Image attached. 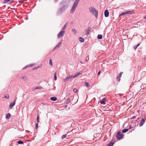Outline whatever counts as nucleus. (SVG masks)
<instances>
[{"label":"nucleus","instance_id":"1","mask_svg":"<svg viewBox=\"0 0 146 146\" xmlns=\"http://www.w3.org/2000/svg\"><path fill=\"white\" fill-rule=\"evenodd\" d=\"M89 10L97 18L98 15V11L93 7H91L89 8Z\"/></svg>","mask_w":146,"mask_h":146},{"label":"nucleus","instance_id":"2","mask_svg":"<svg viewBox=\"0 0 146 146\" xmlns=\"http://www.w3.org/2000/svg\"><path fill=\"white\" fill-rule=\"evenodd\" d=\"M80 1V0H75L74 4L72 7V9L70 10V13H72L75 11L76 8L78 5V3Z\"/></svg>","mask_w":146,"mask_h":146},{"label":"nucleus","instance_id":"3","mask_svg":"<svg viewBox=\"0 0 146 146\" xmlns=\"http://www.w3.org/2000/svg\"><path fill=\"white\" fill-rule=\"evenodd\" d=\"M67 8L66 6H63L58 11V13L59 14L62 13Z\"/></svg>","mask_w":146,"mask_h":146},{"label":"nucleus","instance_id":"4","mask_svg":"<svg viewBox=\"0 0 146 146\" xmlns=\"http://www.w3.org/2000/svg\"><path fill=\"white\" fill-rule=\"evenodd\" d=\"M123 135L121 132H119L117 133L116 135V137H117V138H118L119 139H120L122 138L123 137Z\"/></svg>","mask_w":146,"mask_h":146},{"label":"nucleus","instance_id":"5","mask_svg":"<svg viewBox=\"0 0 146 146\" xmlns=\"http://www.w3.org/2000/svg\"><path fill=\"white\" fill-rule=\"evenodd\" d=\"M64 33V31H62L60 32L58 35V38H60L61 37L63 36Z\"/></svg>","mask_w":146,"mask_h":146},{"label":"nucleus","instance_id":"6","mask_svg":"<svg viewBox=\"0 0 146 146\" xmlns=\"http://www.w3.org/2000/svg\"><path fill=\"white\" fill-rule=\"evenodd\" d=\"M72 78H73V76H70L68 77H66L65 79H64L63 81L64 82H66L69 80L71 79Z\"/></svg>","mask_w":146,"mask_h":146},{"label":"nucleus","instance_id":"7","mask_svg":"<svg viewBox=\"0 0 146 146\" xmlns=\"http://www.w3.org/2000/svg\"><path fill=\"white\" fill-rule=\"evenodd\" d=\"M122 74L123 72H120L117 76V80L119 82L120 80V78L121 77V75Z\"/></svg>","mask_w":146,"mask_h":146},{"label":"nucleus","instance_id":"8","mask_svg":"<svg viewBox=\"0 0 146 146\" xmlns=\"http://www.w3.org/2000/svg\"><path fill=\"white\" fill-rule=\"evenodd\" d=\"M15 100H14L12 103H10L9 106V108L10 109L12 108L13 106L15 105Z\"/></svg>","mask_w":146,"mask_h":146},{"label":"nucleus","instance_id":"9","mask_svg":"<svg viewBox=\"0 0 146 146\" xmlns=\"http://www.w3.org/2000/svg\"><path fill=\"white\" fill-rule=\"evenodd\" d=\"M109 14V12L108 11V10H106L104 12V15L106 17H108Z\"/></svg>","mask_w":146,"mask_h":146},{"label":"nucleus","instance_id":"10","mask_svg":"<svg viewBox=\"0 0 146 146\" xmlns=\"http://www.w3.org/2000/svg\"><path fill=\"white\" fill-rule=\"evenodd\" d=\"M145 121L143 119L141 120V121L139 123V125L140 126H141L143 125L144 124V123L145 122Z\"/></svg>","mask_w":146,"mask_h":146},{"label":"nucleus","instance_id":"11","mask_svg":"<svg viewBox=\"0 0 146 146\" xmlns=\"http://www.w3.org/2000/svg\"><path fill=\"white\" fill-rule=\"evenodd\" d=\"M61 45V42H59L58 44L54 48V49H57L58 48L60 47Z\"/></svg>","mask_w":146,"mask_h":146},{"label":"nucleus","instance_id":"12","mask_svg":"<svg viewBox=\"0 0 146 146\" xmlns=\"http://www.w3.org/2000/svg\"><path fill=\"white\" fill-rule=\"evenodd\" d=\"M82 74V72H78L74 76H73V78H75L78 76H79L80 75Z\"/></svg>","mask_w":146,"mask_h":146},{"label":"nucleus","instance_id":"13","mask_svg":"<svg viewBox=\"0 0 146 146\" xmlns=\"http://www.w3.org/2000/svg\"><path fill=\"white\" fill-rule=\"evenodd\" d=\"M90 30H91V29H90L89 27L88 29H87L86 30V31L87 32V33L86 34L87 35H88L90 33Z\"/></svg>","mask_w":146,"mask_h":146},{"label":"nucleus","instance_id":"14","mask_svg":"<svg viewBox=\"0 0 146 146\" xmlns=\"http://www.w3.org/2000/svg\"><path fill=\"white\" fill-rule=\"evenodd\" d=\"M106 101V99L104 98L102 99V101H100V103L101 104H105V101Z\"/></svg>","mask_w":146,"mask_h":146},{"label":"nucleus","instance_id":"15","mask_svg":"<svg viewBox=\"0 0 146 146\" xmlns=\"http://www.w3.org/2000/svg\"><path fill=\"white\" fill-rule=\"evenodd\" d=\"M50 99L51 100L54 101H55L57 100V98L55 97H51Z\"/></svg>","mask_w":146,"mask_h":146},{"label":"nucleus","instance_id":"16","mask_svg":"<svg viewBox=\"0 0 146 146\" xmlns=\"http://www.w3.org/2000/svg\"><path fill=\"white\" fill-rule=\"evenodd\" d=\"M126 14L131 15L133 13V12L131 11H126Z\"/></svg>","mask_w":146,"mask_h":146},{"label":"nucleus","instance_id":"17","mask_svg":"<svg viewBox=\"0 0 146 146\" xmlns=\"http://www.w3.org/2000/svg\"><path fill=\"white\" fill-rule=\"evenodd\" d=\"M11 115L9 113H8L6 114V118L7 119H9Z\"/></svg>","mask_w":146,"mask_h":146},{"label":"nucleus","instance_id":"18","mask_svg":"<svg viewBox=\"0 0 146 146\" xmlns=\"http://www.w3.org/2000/svg\"><path fill=\"white\" fill-rule=\"evenodd\" d=\"M79 40L82 42H84V39L83 38L81 37H80L79 38Z\"/></svg>","mask_w":146,"mask_h":146},{"label":"nucleus","instance_id":"19","mask_svg":"<svg viewBox=\"0 0 146 146\" xmlns=\"http://www.w3.org/2000/svg\"><path fill=\"white\" fill-rule=\"evenodd\" d=\"M129 130L128 129H125L122 130V132L123 133H125L127 131Z\"/></svg>","mask_w":146,"mask_h":146},{"label":"nucleus","instance_id":"20","mask_svg":"<svg viewBox=\"0 0 146 146\" xmlns=\"http://www.w3.org/2000/svg\"><path fill=\"white\" fill-rule=\"evenodd\" d=\"M67 24V23H66L64 25L63 27V28L62 29V31H64V30L65 29H66V27H67V25H66Z\"/></svg>","mask_w":146,"mask_h":146},{"label":"nucleus","instance_id":"21","mask_svg":"<svg viewBox=\"0 0 146 146\" xmlns=\"http://www.w3.org/2000/svg\"><path fill=\"white\" fill-rule=\"evenodd\" d=\"M102 37V36L101 35H98L97 36V38L99 39H101Z\"/></svg>","mask_w":146,"mask_h":146},{"label":"nucleus","instance_id":"22","mask_svg":"<svg viewBox=\"0 0 146 146\" xmlns=\"http://www.w3.org/2000/svg\"><path fill=\"white\" fill-rule=\"evenodd\" d=\"M70 99L69 98H68L66 101V103L67 104H68L69 103H70Z\"/></svg>","mask_w":146,"mask_h":146},{"label":"nucleus","instance_id":"23","mask_svg":"<svg viewBox=\"0 0 146 146\" xmlns=\"http://www.w3.org/2000/svg\"><path fill=\"white\" fill-rule=\"evenodd\" d=\"M85 84L86 86L88 87H90V85L88 83L86 82H85Z\"/></svg>","mask_w":146,"mask_h":146},{"label":"nucleus","instance_id":"24","mask_svg":"<svg viewBox=\"0 0 146 146\" xmlns=\"http://www.w3.org/2000/svg\"><path fill=\"white\" fill-rule=\"evenodd\" d=\"M9 95L8 94H6L5 95L4 98L6 99H9Z\"/></svg>","mask_w":146,"mask_h":146},{"label":"nucleus","instance_id":"25","mask_svg":"<svg viewBox=\"0 0 146 146\" xmlns=\"http://www.w3.org/2000/svg\"><path fill=\"white\" fill-rule=\"evenodd\" d=\"M67 134H65L63 135L62 137V139H64L65 138Z\"/></svg>","mask_w":146,"mask_h":146},{"label":"nucleus","instance_id":"26","mask_svg":"<svg viewBox=\"0 0 146 146\" xmlns=\"http://www.w3.org/2000/svg\"><path fill=\"white\" fill-rule=\"evenodd\" d=\"M17 143L19 144H23V141H21L20 140L18 141L17 142Z\"/></svg>","mask_w":146,"mask_h":146},{"label":"nucleus","instance_id":"27","mask_svg":"<svg viewBox=\"0 0 146 146\" xmlns=\"http://www.w3.org/2000/svg\"><path fill=\"white\" fill-rule=\"evenodd\" d=\"M11 0H5L3 2V3H6L7 2H9V1H10Z\"/></svg>","mask_w":146,"mask_h":146},{"label":"nucleus","instance_id":"28","mask_svg":"<svg viewBox=\"0 0 146 146\" xmlns=\"http://www.w3.org/2000/svg\"><path fill=\"white\" fill-rule=\"evenodd\" d=\"M126 14V11L123 12L120 14V15H123Z\"/></svg>","mask_w":146,"mask_h":146},{"label":"nucleus","instance_id":"29","mask_svg":"<svg viewBox=\"0 0 146 146\" xmlns=\"http://www.w3.org/2000/svg\"><path fill=\"white\" fill-rule=\"evenodd\" d=\"M49 64L51 66H52V60L51 59H50L49 60Z\"/></svg>","mask_w":146,"mask_h":146},{"label":"nucleus","instance_id":"30","mask_svg":"<svg viewBox=\"0 0 146 146\" xmlns=\"http://www.w3.org/2000/svg\"><path fill=\"white\" fill-rule=\"evenodd\" d=\"M113 142H111L108 145V146H112V145H113Z\"/></svg>","mask_w":146,"mask_h":146},{"label":"nucleus","instance_id":"31","mask_svg":"<svg viewBox=\"0 0 146 146\" xmlns=\"http://www.w3.org/2000/svg\"><path fill=\"white\" fill-rule=\"evenodd\" d=\"M140 44H138L136 46H134V48L135 50L137 49V47Z\"/></svg>","mask_w":146,"mask_h":146},{"label":"nucleus","instance_id":"32","mask_svg":"<svg viewBox=\"0 0 146 146\" xmlns=\"http://www.w3.org/2000/svg\"><path fill=\"white\" fill-rule=\"evenodd\" d=\"M39 116L38 115L37 116V120H36V121H37V122L38 123L39 122Z\"/></svg>","mask_w":146,"mask_h":146},{"label":"nucleus","instance_id":"33","mask_svg":"<svg viewBox=\"0 0 146 146\" xmlns=\"http://www.w3.org/2000/svg\"><path fill=\"white\" fill-rule=\"evenodd\" d=\"M22 79H23L25 81H26L27 80V78L26 77H22Z\"/></svg>","mask_w":146,"mask_h":146},{"label":"nucleus","instance_id":"34","mask_svg":"<svg viewBox=\"0 0 146 146\" xmlns=\"http://www.w3.org/2000/svg\"><path fill=\"white\" fill-rule=\"evenodd\" d=\"M57 78L56 76V73L54 74V80H56Z\"/></svg>","mask_w":146,"mask_h":146},{"label":"nucleus","instance_id":"35","mask_svg":"<svg viewBox=\"0 0 146 146\" xmlns=\"http://www.w3.org/2000/svg\"><path fill=\"white\" fill-rule=\"evenodd\" d=\"M73 91L74 92L76 93L77 92V90L76 88H74L73 89Z\"/></svg>","mask_w":146,"mask_h":146},{"label":"nucleus","instance_id":"36","mask_svg":"<svg viewBox=\"0 0 146 146\" xmlns=\"http://www.w3.org/2000/svg\"><path fill=\"white\" fill-rule=\"evenodd\" d=\"M72 31L74 33H76V31L75 29H72Z\"/></svg>","mask_w":146,"mask_h":146},{"label":"nucleus","instance_id":"37","mask_svg":"<svg viewBox=\"0 0 146 146\" xmlns=\"http://www.w3.org/2000/svg\"><path fill=\"white\" fill-rule=\"evenodd\" d=\"M38 125V123H36V127H35V128L36 129H37V128Z\"/></svg>","mask_w":146,"mask_h":146},{"label":"nucleus","instance_id":"38","mask_svg":"<svg viewBox=\"0 0 146 146\" xmlns=\"http://www.w3.org/2000/svg\"><path fill=\"white\" fill-rule=\"evenodd\" d=\"M100 73H101V71H99L98 73V75H99L100 74Z\"/></svg>","mask_w":146,"mask_h":146},{"label":"nucleus","instance_id":"39","mask_svg":"<svg viewBox=\"0 0 146 146\" xmlns=\"http://www.w3.org/2000/svg\"><path fill=\"white\" fill-rule=\"evenodd\" d=\"M32 66V65H30V66H25V68H23V69H25V68H26L27 67H29V66Z\"/></svg>","mask_w":146,"mask_h":146},{"label":"nucleus","instance_id":"40","mask_svg":"<svg viewBox=\"0 0 146 146\" xmlns=\"http://www.w3.org/2000/svg\"><path fill=\"white\" fill-rule=\"evenodd\" d=\"M135 118V116H133V117H132L131 119H134V118Z\"/></svg>","mask_w":146,"mask_h":146},{"label":"nucleus","instance_id":"41","mask_svg":"<svg viewBox=\"0 0 146 146\" xmlns=\"http://www.w3.org/2000/svg\"><path fill=\"white\" fill-rule=\"evenodd\" d=\"M89 60V57L88 58H86V60L87 61L88 60Z\"/></svg>","mask_w":146,"mask_h":146},{"label":"nucleus","instance_id":"42","mask_svg":"<svg viewBox=\"0 0 146 146\" xmlns=\"http://www.w3.org/2000/svg\"><path fill=\"white\" fill-rule=\"evenodd\" d=\"M40 88H39V87H36L35 88V89H40Z\"/></svg>","mask_w":146,"mask_h":146},{"label":"nucleus","instance_id":"43","mask_svg":"<svg viewBox=\"0 0 146 146\" xmlns=\"http://www.w3.org/2000/svg\"><path fill=\"white\" fill-rule=\"evenodd\" d=\"M146 60V57L145 58H143V60Z\"/></svg>","mask_w":146,"mask_h":146},{"label":"nucleus","instance_id":"44","mask_svg":"<svg viewBox=\"0 0 146 146\" xmlns=\"http://www.w3.org/2000/svg\"><path fill=\"white\" fill-rule=\"evenodd\" d=\"M144 18L146 19V15L144 17Z\"/></svg>","mask_w":146,"mask_h":146},{"label":"nucleus","instance_id":"45","mask_svg":"<svg viewBox=\"0 0 146 146\" xmlns=\"http://www.w3.org/2000/svg\"><path fill=\"white\" fill-rule=\"evenodd\" d=\"M131 128V127H129V129H130Z\"/></svg>","mask_w":146,"mask_h":146},{"label":"nucleus","instance_id":"46","mask_svg":"<svg viewBox=\"0 0 146 146\" xmlns=\"http://www.w3.org/2000/svg\"><path fill=\"white\" fill-rule=\"evenodd\" d=\"M13 2V1H11V2Z\"/></svg>","mask_w":146,"mask_h":146}]
</instances>
